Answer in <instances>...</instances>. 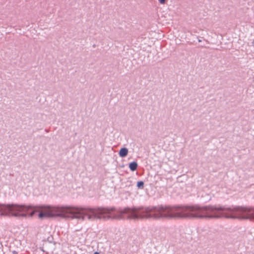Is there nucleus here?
<instances>
[{
  "instance_id": "3",
  "label": "nucleus",
  "mask_w": 254,
  "mask_h": 254,
  "mask_svg": "<svg viewBox=\"0 0 254 254\" xmlns=\"http://www.w3.org/2000/svg\"><path fill=\"white\" fill-rule=\"evenodd\" d=\"M128 154V149L126 148H122L119 151V155L121 157H126Z\"/></svg>"
},
{
  "instance_id": "5",
  "label": "nucleus",
  "mask_w": 254,
  "mask_h": 254,
  "mask_svg": "<svg viewBox=\"0 0 254 254\" xmlns=\"http://www.w3.org/2000/svg\"><path fill=\"white\" fill-rule=\"evenodd\" d=\"M137 187L139 189H143L144 187V183L142 181L138 182L137 183Z\"/></svg>"
},
{
  "instance_id": "7",
  "label": "nucleus",
  "mask_w": 254,
  "mask_h": 254,
  "mask_svg": "<svg viewBox=\"0 0 254 254\" xmlns=\"http://www.w3.org/2000/svg\"><path fill=\"white\" fill-rule=\"evenodd\" d=\"M94 254H99V253L98 252H95V253H94Z\"/></svg>"
},
{
  "instance_id": "4",
  "label": "nucleus",
  "mask_w": 254,
  "mask_h": 254,
  "mask_svg": "<svg viewBox=\"0 0 254 254\" xmlns=\"http://www.w3.org/2000/svg\"><path fill=\"white\" fill-rule=\"evenodd\" d=\"M137 167V164L136 162H132L129 164V168L132 171H134L136 170Z\"/></svg>"
},
{
  "instance_id": "2",
  "label": "nucleus",
  "mask_w": 254,
  "mask_h": 254,
  "mask_svg": "<svg viewBox=\"0 0 254 254\" xmlns=\"http://www.w3.org/2000/svg\"><path fill=\"white\" fill-rule=\"evenodd\" d=\"M254 220V206L219 204V219Z\"/></svg>"
},
{
  "instance_id": "1",
  "label": "nucleus",
  "mask_w": 254,
  "mask_h": 254,
  "mask_svg": "<svg viewBox=\"0 0 254 254\" xmlns=\"http://www.w3.org/2000/svg\"><path fill=\"white\" fill-rule=\"evenodd\" d=\"M41 208L38 217H59L63 218L76 219L80 221L94 220L97 219L117 220H157V205L118 208H91L72 205L44 206L36 207L18 204H0V217L18 218L32 217Z\"/></svg>"
},
{
  "instance_id": "8",
  "label": "nucleus",
  "mask_w": 254,
  "mask_h": 254,
  "mask_svg": "<svg viewBox=\"0 0 254 254\" xmlns=\"http://www.w3.org/2000/svg\"><path fill=\"white\" fill-rule=\"evenodd\" d=\"M253 43L254 44V42H253Z\"/></svg>"
},
{
  "instance_id": "6",
  "label": "nucleus",
  "mask_w": 254,
  "mask_h": 254,
  "mask_svg": "<svg viewBox=\"0 0 254 254\" xmlns=\"http://www.w3.org/2000/svg\"><path fill=\"white\" fill-rule=\"evenodd\" d=\"M166 0H159V1L161 4H164Z\"/></svg>"
}]
</instances>
